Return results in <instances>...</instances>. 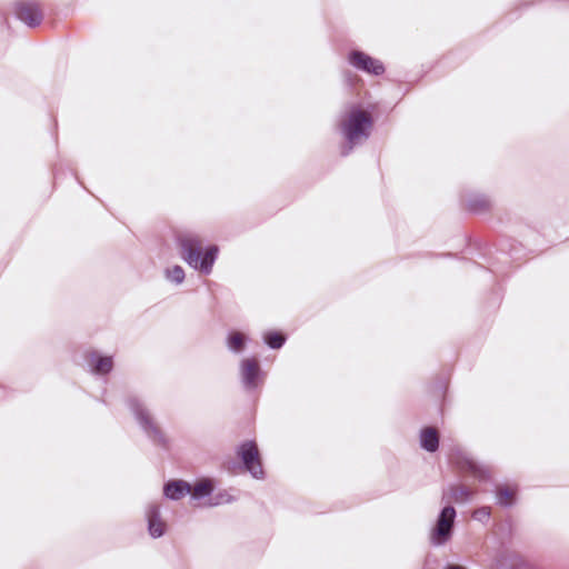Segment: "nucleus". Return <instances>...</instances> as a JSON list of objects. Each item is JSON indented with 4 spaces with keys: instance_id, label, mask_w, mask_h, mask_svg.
<instances>
[{
    "instance_id": "13",
    "label": "nucleus",
    "mask_w": 569,
    "mask_h": 569,
    "mask_svg": "<svg viewBox=\"0 0 569 569\" xmlns=\"http://www.w3.org/2000/svg\"><path fill=\"white\" fill-rule=\"evenodd\" d=\"M214 489V483L211 479H201L193 487H191V495L194 499H200L209 496Z\"/></svg>"
},
{
    "instance_id": "10",
    "label": "nucleus",
    "mask_w": 569,
    "mask_h": 569,
    "mask_svg": "<svg viewBox=\"0 0 569 569\" xmlns=\"http://www.w3.org/2000/svg\"><path fill=\"white\" fill-rule=\"evenodd\" d=\"M473 495V490L465 485H458L450 487L445 498L448 502H465Z\"/></svg>"
},
{
    "instance_id": "1",
    "label": "nucleus",
    "mask_w": 569,
    "mask_h": 569,
    "mask_svg": "<svg viewBox=\"0 0 569 569\" xmlns=\"http://www.w3.org/2000/svg\"><path fill=\"white\" fill-rule=\"evenodd\" d=\"M372 127L373 118L368 110L358 106L351 107L339 122V129L349 143L343 154H347L356 143L366 140L370 136Z\"/></svg>"
},
{
    "instance_id": "20",
    "label": "nucleus",
    "mask_w": 569,
    "mask_h": 569,
    "mask_svg": "<svg viewBox=\"0 0 569 569\" xmlns=\"http://www.w3.org/2000/svg\"><path fill=\"white\" fill-rule=\"evenodd\" d=\"M491 515L490 507H481L473 511L472 517L477 520H487Z\"/></svg>"
},
{
    "instance_id": "21",
    "label": "nucleus",
    "mask_w": 569,
    "mask_h": 569,
    "mask_svg": "<svg viewBox=\"0 0 569 569\" xmlns=\"http://www.w3.org/2000/svg\"><path fill=\"white\" fill-rule=\"evenodd\" d=\"M446 569H465V568L459 565H449Z\"/></svg>"
},
{
    "instance_id": "4",
    "label": "nucleus",
    "mask_w": 569,
    "mask_h": 569,
    "mask_svg": "<svg viewBox=\"0 0 569 569\" xmlns=\"http://www.w3.org/2000/svg\"><path fill=\"white\" fill-rule=\"evenodd\" d=\"M455 517L456 510L453 507L448 506L442 509L437 525L431 533V540L435 545H442L450 538Z\"/></svg>"
},
{
    "instance_id": "15",
    "label": "nucleus",
    "mask_w": 569,
    "mask_h": 569,
    "mask_svg": "<svg viewBox=\"0 0 569 569\" xmlns=\"http://www.w3.org/2000/svg\"><path fill=\"white\" fill-rule=\"evenodd\" d=\"M458 463L461 470H465L476 477H482L483 471L472 459L462 457Z\"/></svg>"
},
{
    "instance_id": "3",
    "label": "nucleus",
    "mask_w": 569,
    "mask_h": 569,
    "mask_svg": "<svg viewBox=\"0 0 569 569\" xmlns=\"http://www.w3.org/2000/svg\"><path fill=\"white\" fill-rule=\"evenodd\" d=\"M238 455L243 461L246 469L254 477L260 478L263 475L259 449L253 441L243 442L238 450Z\"/></svg>"
},
{
    "instance_id": "14",
    "label": "nucleus",
    "mask_w": 569,
    "mask_h": 569,
    "mask_svg": "<svg viewBox=\"0 0 569 569\" xmlns=\"http://www.w3.org/2000/svg\"><path fill=\"white\" fill-rule=\"evenodd\" d=\"M516 498V489L510 486L499 487L497 490V499L501 506H510Z\"/></svg>"
},
{
    "instance_id": "8",
    "label": "nucleus",
    "mask_w": 569,
    "mask_h": 569,
    "mask_svg": "<svg viewBox=\"0 0 569 569\" xmlns=\"http://www.w3.org/2000/svg\"><path fill=\"white\" fill-rule=\"evenodd\" d=\"M149 522V532L152 537L157 538L163 535L166 523L160 519L159 508L151 506L147 512Z\"/></svg>"
},
{
    "instance_id": "19",
    "label": "nucleus",
    "mask_w": 569,
    "mask_h": 569,
    "mask_svg": "<svg viewBox=\"0 0 569 569\" xmlns=\"http://www.w3.org/2000/svg\"><path fill=\"white\" fill-rule=\"evenodd\" d=\"M489 201L486 198L475 199L469 202L468 207L472 211H483L489 208Z\"/></svg>"
},
{
    "instance_id": "12",
    "label": "nucleus",
    "mask_w": 569,
    "mask_h": 569,
    "mask_svg": "<svg viewBox=\"0 0 569 569\" xmlns=\"http://www.w3.org/2000/svg\"><path fill=\"white\" fill-rule=\"evenodd\" d=\"M88 361L93 366V371L96 373H108L113 367V360L111 357H98L92 353L88 357Z\"/></svg>"
},
{
    "instance_id": "17",
    "label": "nucleus",
    "mask_w": 569,
    "mask_h": 569,
    "mask_svg": "<svg viewBox=\"0 0 569 569\" xmlns=\"http://www.w3.org/2000/svg\"><path fill=\"white\" fill-rule=\"evenodd\" d=\"M228 346L234 351H240L244 347V336L241 332H231L228 337Z\"/></svg>"
},
{
    "instance_id": "2",
    "label": "nucleus",
    "mask_w": 569,
    "mask_h": 569,
    "mask_svg": "<svg viewBox=\"0 0 569 569\" xmlns=\"http://www.w3.org/2000/svg\"><path fill=\"white\" fill-rule=\"evenodd\" d=\"M178 242L181 248V256L189 266L200 270L204 273H210L218 254V247L210 246L204 252L202 249V239L192 233H184L178 237Z\"/></svg>"
},
{
    "instance_id": "16",
    "label": "nucleus",
    "mask_w": 569,
    "mask_h": 569,
    "mask_svg": "<svg viewBox=\"0 0 569 569\" xmlns=\"http://www.w3.org/2000/svg\"><path fill=\"white\" fill-rule=\"evenodd\" d=\"M284 336L281 332L271 331L266 333L264 341L268 343L269 347L273 349L280 348L284 343Z\"/></svg>"
},
{
    "instance_id": "18",
    "label": "nucleus",
    "mask_w": 569,
    "mask_h": 569,
    "mask_svg": "<svg viewBox=\"0 0 569 569\" xmlns=\"http://www.w3.org/2000/svg\"><path fill=\"white\" fill-rule=\"evenodd\" d=\"M167 278L171 281L180 283L184 279V271L180 266H174L167 270Z\"/></svg>"
},
{
    "instance_id": "7",
    "label": "nucleus",
    "mask_w": 569,
    "mask_h": 569,
    "mask_svg": "<svg viewBox=\"0 0 569 569\" xmlns=\"http://www.w3.org/2000/svg\"><path fill=\"white\" fill-rule=\"evenodd\" d=\"M259 362L254 358L244 359L241 362V377L247 388H256L259 381Z\"/></svg>"
},
{
    "instance_id": "9",
    "label": "nucleus",
    "mask_w": 569,
    "mask_h": 569,
    "mask_svg": "<svg viewBox=\"0 0 569 569\" xmlns=\"http://www.w3.org/2000/svg\"><path fill=\"white\" fill-rule=\"evenodd\" d=\"M189 492H191V486L182 480L171 481L164 486V495L170 499H181Z\"/></svg>"
},
{
    "instance_id": "11",
    "label": "nucleus",
    "mask_w": 569,
    "mask_h": 569,
    "mask_svg": "<svg viewBox=\"0 0 569 569\" xmlns=\"http://www.w3.org/2000/svg\"><path fill=\"white\" fill-rule=\"evenodd\" d=\"M420 441L423 449L433 452L439 447V435L435 428L428 427L421 431Z\"/></svg>"
},
{
    "instance_id": "6",
    "label": "nucleus",
    "mask_w": 569,
    "mask_h": 569,
    "mask_svg": "<svg viewBox=\"0 0 569 569\" xmlns=\"http://www.w3.org/2000/svg\"><path fill=\"white\" fill-rule=\"evenodd\" d=\"M349 62L359 70L370 74L380 76L385 72L382 62L362 51H352L349 54Z\"/></svg>"
},
{
    "instance_id": "5",
    "label": "nucleus",
    "mask_w": 569,
    "mask_h": 569,
    "mask_svg": "<svg viewBox=\"0 0 569 569\" xmlns=\"http://www.w3.org/2000/svg\"><path fill=\"white\" fill-rule=\"evenodd\" d=\"M16 16L29 27L39 26L43 19L41 6L33 0H20L14 3Z\"/></svg>"
}]
</instances>
